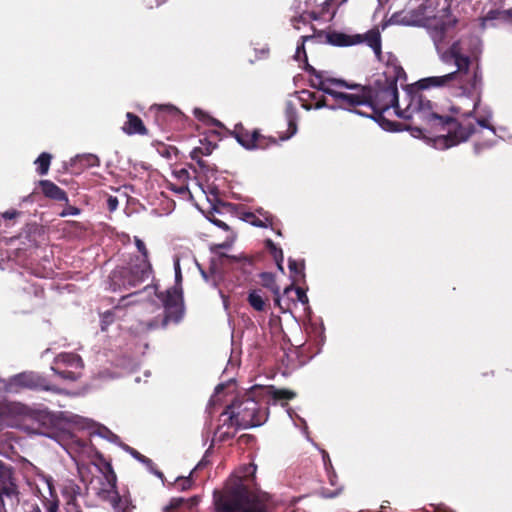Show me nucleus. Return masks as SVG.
Here are the masks:
<instances>
[{
  "label": "nucleus",
  "instance_id": "nucleus-1",
  "mask_svg": "<svg viewBox=\"0 0 512 512\" xmlns=\"http://www.w3.org/2000/svg\"><path fill=\"white\" fill-rule=\"evenodd\" d=\"M449 54L457 67L455 71L442 76L423 78L408 85L407 74L397 57L390 52L386 53V111L393 107L399 117L415 116L422 122V126L417 128L421 133L430 130L446 132V134L436 135L437 141L444 148H450L468 140L475 133V125L472 123L463 125L452 116L442 115L422 91L432 87L449 86L452 82H457L462 94L473 102L472 109L464 116L472 117L481 103L483 90V77L479 66L477 65L473 72H470L471 59L461 54L458 43H454L449 48Z\"/></svg>",
  "mask_w": 512,
  "mask_h": 512
},
{
  "label": "nucleus",
  "instance_id": "nucleus-2",
  "mask_svg": "<svg viewBox=\"0 0 512 512\" xmlns=\"http://www.w3.org/2000/svg\"><path fill=\"white\" fill-rule=\"evenodd\" d=\"M304 70L311 76L310 84L330 96L336 104L343 109L352 110L358 106H364L365 111H354L373 119L381 128H384V103L381 98L384 94V80L378 75L365 85L349 84L342 79H324L322 72L317 71L312 65L306 63Z\"/></svg>",
  "mask_w": 512,
  "mask_h": 512
},
{
  "label": "nucleus",
  "instance_id": "nucleus-3",
  "mask_svg": "<svg viewBox=\"0 0 512 512\" xmlns=\"http://www.w3.org/2000/svg\"><path fill=\"white\" fill-rule=\"evenodd\" d=\"M268 401H263L255 386L242 394H237L225 410L220 414L219 421L224 425L243 428L261 426L267 421Z\"/></svg>",
  "mask_w": 512,
  "mask_h": 512
},
{
  "label": "nucleus",
  "instance_id": "nucleus-4",
  "mask_svg": "<svg viewBox=\"0 0 512 512\" xmlns=\"http://www.w3.org/2000/svg\"><path fill=\"white\" fill-rule=\"evenodd\" d=\"M256 472L254 464L242 467L228 482L225 492L214 493L216 512H265L264 504L249 492L243 479L253 477Z\"/></svg>",
  "mask_w": 512,
  "mask_h": 512
},
{
  "label": "nucleus",
  "instance_id": "nucleus-5",
  "mask_svg": "<svg viewBox=\"0 0 512 512\" xmlns=\"http://www.w3.org/2000/svg\"><path fill=\"white\" fill-rule=\"evenodd\" d=\"M90 463L98 471L99 476L91 482L92 490L104 501H107L113 508H120L121 499L117 491V477L109 461L104 459L98 452L90 456Z\"/></svg>",
  "mask_w": 512,
  "mask_h": 512
},
{
  "label": "nucleus",
  "instance_id": "nucleus-6",
  "mask_svg": "<svg viewBox=\"0 0 512 512\" xmlns=\"http://www.w3.org/2000/svg\"><path fill=\"white\" fill-rule=\"evenodd\" d=\"M153 274L149 260L131 259L127 266L117 267L111 272L110 282L113 291L136 288Z\"/></svg>",
  "mask_w": 512,
  "mask_h": 512
},
{
  "label": "nucleus",
  "instance_id": "nucleus-7",
  "mask_svg": "<svg viewBox=\"0 0 512 512\" xmlns=\"http://www.w3.org/2000/svg\"><path fill=\"white\" fill-rule=\"evenodd\" d=\"M182 274L179 262L175 264V286L167 289L165 292L157 293L164 307V316L161 320V326L166 328L170 322L179 323L183 318V295H182Z\"/></svg>",
  "mask_w": 512,
  "mask_h": 512
},
{
  "label": "nucleus",
  "instance_id": "nucleus-8",
  "mask_svg": "<svg viewBox=\"0 0 512 512\" xmlns=\"http://www.w3.org/2000/svg\"><path fill=\"white\" fill-rule=\"evenodd\" d=\"M230 134L247 150H263L277 144L276 138L264 136L258 129H247L241 123L236 124Z\"/></svg>",
  "mask_w": 512,
  "mask_h": 512
},
{
  "label": "nucleus",
  "instance_id": "nucleus-9",
  "mask_svg": "<svg viewBox=\"0 0 512 512\" xmlns=\"http://www.w3.org/2000/svg\"><path fill=\"white\" fill-rule=\"evenodd\" d=\"M150 112L154 114V121L162 130L176 128L186 119L185 115L171 104H154L150 107Z\"/></svg>",
  "mask_w": 512,
  "mask_h": 512
},
{
  "label": "nucleus",
  "instance_id": "nucleus-10",
  "mask_svg": "<svg viewBox=\"0 0 512 512\" xmlns=\"http://www.w3.org/2000/svg\"><path fill=\"white\" fill-rule=\"evenodd\" d=\"M98 439L105 440L107 443L118 446L119 448H131L123 443L118 435L102 424H95L88 430V440L90 448H95Z\"/></svg>",
  "mask_w": 512,
  "mask_h": 512
},
{
  "label": "nucleus",
  "instance_id": "nucleus-11",
  "mask_svg": "<svg viewBox=\"0 0 512 512\" xmlns=\"http://www.w3.org/2000/svg\"><path fill=\"white\" fill-rule=\"evenodd\" d=\"M13 384L21 388L54 391L44 377L34 372H24L16 375L13 378Z\"/></svg>",
  "mask_w": 512,
  "mask_h": 512
},
{
  "label": "nucleus",
  "instance_id": "nucleus-12",
  "mask_svg": "<svg viewBox=\"0 0 512 512\" xmlns=\"http://www.w3.org/2000/svg\"><path fill=\"white\" fill-rule=\"evenodd\" d=\"M232 245L231 242L225 241L220 244H215L211 247V252L216 254L222 259L221 264H234L241 263L243 266L249 265L252 266L254 264V259L251 256L240 254L236 255H228L226 253L220 252V249H228Z\"/></svg>",
  "mask_w": 512,
  "mask_h": 512
},
{
  "label": "nucleus",
  "instance_id": "nucleus-13",
  "mask_svg": "<svg viewBox=\"0 0 512 512\" xmlns=\"http://www.w3.org/2000/svg\"><path fill=\"white\" fill-rule=\"evenodd\" d=\"M255 391L260 392L263 401H267V398H271L274 401H288L296 397V393L289 389H278L274 386H260L255 385Z\"/></svg>",
  "mask_w": 512,
  "mask_h": 512
},
{
  "label": "nucleus",
  "instance_id": "nucleus-14",
  "mask_svg": "<svg viewBox=\"0 0 512 512\" xmlns=\"http://www.w3.org/2000/svg\"><path fill=\"white\" fill-rule=\"evenodd\" d=\"M453 27L450 22L443 20L435 21L428 26L429 35L437 49L447 42L448 31Z\"/></svg>",
  "mask_w": 512,
  "mask_h": 512
},
{
  "label": "nucleus",
  "instance_id": "nucleus-15",
  "mask_svg": "<svg viewBox=\"0 0 512 512\" xmlns=\"http://www.w3.org/2000/svg\"><path fill=\"white\" fill-rule=\"evenodd\" d=\"M49 437L53 438L62 448H72V445H76V448H87L88 443L74 434L67 431H55Z\"/></svg>",
  "mask_w": 512,
  "mask_h": 512
},
{
  "label": "nucleus",
  "instance_id": "nucleus-16",
  "mask_svg": "<svg viewBox=\"0 0 512 512\" xmlns=\"http://www.w3.org/2000/svg\"><path fill=\"white\" fill-rule=\"evenodd\" d=\"M379 26L384 30V20H382L379 25L364 34H359L361 36V43L365 42L369 47H371L378 58L381 60L382 55V45H381V33L379 31Z\"/></svg>",
  "mask_w": 512,
  "mask_h": 512
},
{
  "label": "nucleus",
  "instance_id": "nucleus-17",
  "mask_svg": "<svg viewBox=\"0 0 512 512\" xmlns=\"http://www.w3.org/2000/svg\"><path fill=\"white\" fill-rule=\"evenodd\" d=\"M199 142L200 146L195 147L190 152V157L192 160L196 161L201 168H205L207 165L206 162L202 159V156L210 155L217 147V144L216 142L210 140L207 136L203 139H200Z\"/></svg>",
  "mask_w": 512,
  "mask_h": 512
},
{
  "label": "nucleus",
  "instance_id": "nucleus-18",
  "mask_svg": "<svg viewBox=\"0 0 512 512\" xmlns=\"http://www.w3.org/2000/svg\"><path fill=\"white\" fill-rule=\"evenodd\" d=\"M126 118H127V120L122 127V130L124 133H126L127 135H135V134L147 135L148 134V130H147L146 126L144 125L142 119L138 115H136L132 112H127Z\"/></svg>",
  "mask_w": 512,
  "mask_h": 512
},
{
  "label": "nucleus",
  "instance_id": "nucleus-19",
  "mask_svg": "<svg viewBox=\"0 0 512 512\" xmlns=\"http://www.w3.org/2000/svg\"><path fill=\"white\" fill-rule=\"evenodd\" d=\"M327 42L333 46L346 47L361 43L360 35H349L332 31L327 34Z\"/></svg>",
  "mask_w": 512,
  "mask_h": 512
},
{
  "label": "nucleus",
  "instance_id": "nucleus-20",
  "mask_svg": "<svg viewBox=\"0 0 512 512\" xmlns=\"http://www.w3.org/2000/svg\"><path fill=\"white\" fill-rule=\"evenodd\" d=\"M41 187V191L45 197L58 201V202H66L68 203V196L66 192L58 187L55 183L50 180H41L39 182Z\"/></svg>",
  "mask_w": 512,
  "mask_h": 512
},
{
  "label": "nucleus",
  "instance_id": "nucleus-21",
  "mask_svg": "<svg viewBox=\"0 0 512 512\" xmlns=\"http://www.w3.org/2000/svg\"><path fill=\"white\" fill-rule=\"evenodd\" d=\"M248 304L257 312H265L269 308V298L262 289H252L247 296Z\"/></svg>",
  "mask_w": 512,
  "mask_h": 512
},
{
  "label": "nucleus",
  "instance_id": "nucleus-22",
  "mask_svg": "<svg viewBox=\"0 0 512 512\" xmlns=\"http://www.w3.org/2000/svg\"><path fill=\"white\" fill-rule=\"evenodd\" d=\"M54 364L71 367L78 371L84 367L82 358L75 353H60L55 357Z\"/></svg>",
  "mask_w": 512,
  "mask_h": 512
},
{
  "label": "nucleus",
  "instance_id": "nucleus-23",
  "mask_svg": "<svg viewBox=\"0 0 512 512\" xmlns=\"http://www.w3.org/2000/svg\"><path fill=\"white\" fill-rule=\"evenodd\" d=\"M285 117L288 123V130L285 135L279 136L280 140L284 141L292 137L297 132V109L294 107L292 103H288L285 109Z\"/></svg>",
  "mask_w": 512,
  "mask_h": 512
},
{
  "label": "nucleus",
  "instance_id": "nucleus-24",
  "mask_svg": "<svg viewBox=\"0 0 512 512\" xmlns=\"http://www.w3.org/2000/svg\"><path fill=\"white\" fill-rule=\"evenodd\" d=\"M236 428H238V426H229V424L224 425V423L221 422V425H219L214 432L212 444L209 448H213L215 443H225L229 439L233 438Z\"/></svg>",
  "mask_w": 512,
  "mask_h": 512
},
{
  "label": "nucleus",
  "instance_id": "nucleus-25",
  "mask_svg": "<svg viewBox=\"0 0 512 512\" xmlns=\"http://www.w3.org/2000/svg\"><path fill=\"white\" fill-rule=\"evenodd\" d=\"M288 267L290 271V276L292 279V284L300 283L305 280V262L304 260H295L289 258Z\"/></svg>",
  "mask_w": 512,
  "mask_h": 512
},
{
  "label": "nucleus",
  "instance_id": "nucleus-26",
  "mask_svg": "<svg viewBox=\"0 0 512 512\" xmlns=\"http://www.w3.org/2000/svg\"><path fill=\"white\" fill-rule=\"evenodd\" d=\"M243 219L255 227L267 228L273 225L274 217L271 213L265 212L263 219L257 217L253 212L244 213Z\"/></svg>",
  "mask_w": 512,
  "mask_h": 512
},
{
  "label": "nucleus",
  "instance_id": "nucleus-27",
  "mask_svg": "<svg viewBox=\"0 0 512 512\" xmlns=\"http://www.w3.org/2000/svg\"><path fill=\"white\" fill-rule=\"evenodd\" d=\"M261 284L263 287L269 289L274 295L279 294V286L276 283L274 274L270 272H262L259 274Z\"/></svg>",
  "mask_w": 512,
  "mask_h": 512
},
{
  "label": "nucleus",
  "instance_id": "nucleus-28",
  "mask_svg": "<svg viewBox=\"0 0 512 512\" xmlns=\"http://www.w3.org/2000/svg\"><path fill=\"white\" fill-rule=\"evenodd\" d=\"M52 156L47 152L41 153L35 160L36 171L39 175H46L49 171Z\"/></svg>",
  "mask_w": 512,
  "mask_h": 512
},
{
  "label": "nucleus",
  "instance_id": "nucleus-29",
  "mask_svg": "<svg viewBox=\"0 0 512 512\" xmlns=\"http://www.w3.org/2000/svg\"><path fill=\"white\" fill-rule=\"evenodd\" d=\"M51 370L64 380L76 381L80 376L78 370L64 369L61 365L54 364V366L51 367Z\"/></svg>",
  "mask_w": 512,
  "mask_h": 512
},
{
  "label": "nucleus",
  "instance_id": "nucleus-30",
  "mask_svg": "<svg viewBox=\"0 0 512 512\" xmlns=\"http://www.w3.org/2000/svg\"><path fill=\"white\" fill-rule=\"evenodd\" d=\"M194 116L201 122L206 123L208 125H213L219 128H223L224 125L217 119L211 117L205 111L200 108H195L193 111Z\"/></svg>",
  "mask_w": 512,
  "mask_h": 512
},
{
  "label": "nucleus",
  "instance_id": "nucleus-31",
  "mask_svg": "<svg viewBox=\"0 0 512 512\" xmlns=\"http://www.w3.org/2000/svg\"><path fill=\"white\" fill-rule=\"evenodd\" d=\"M75 161L84 168L99 166L100 160L94 154L77 155Z\"/></svg>",
  "mask_w": 512,
  "mask_h": 512
},
{
  "label": "nucleus",
  "instance_id": "nucleus-32",
  "mask_svg": "<svg viewBox=\"0 0 512 512\" xmlns=\"http://www.w3.org/2000/svg\"><path fill=\"white\" fill-rule=\"evenodd\" d=\"M130 451L132 453V456L135 459H137L138 461L142 462L151 473L155 474L160 479H163V474L159 470L154 468L153 463L150 459L143 456L138 450H130Z\"/></svg>",
  "mask_w": 512,
  "mask_h": 512
},
{
  "label": "nucleus",
  "instance_id": "nucleus-33",
  "mask_svg": "<svg viewBox=\"0 0 512 512\" xmlns=\"http://www.w3.org/2000/svg\"><path fill=\"white\" fill-rule=\"evenodd\" d=\"M265 246L269 250L270 254L273 256L275 262H283L284 261V255H283L282 249L277 247L271 239H267L265 241Z\"/></svg>",
  "mask_w": 512,
  "mask_h": 512
},
{
  "label": "nucleus",
  "instance_id": "nucleus-34",
  "mask_svg": "<svg viewBox=\"0 0 512 512\" xmlns=\"http://www.w3.org/2000/svg\"><path fill=\"white\" fill-rule=\"evenodd\" d=\"M184 502H185V500L183 498H173V499H171V501L166 509L169 512L172 509H176V508L180 507ZM197 502H198L197 497H193L186 501V503L189 504V507L196 505Z\"/></svg>",
  "mask_w": 512,
  "mask_h": 512
},
{
  "label": "nucleus",
  "instance_id": "nucleus-35",
  "mask_svg": "<svg viewBox=\"0 0 512 512\" xmlns=\"http://www.w3.org/2000/svg\"><path fill=\"white\" fill-rule=\"evenodd\" d=\"M311 38H312L311 36H302L301 37L302 43L297 46L296 53L294 56L297 61H301L303 58L305 64L308 63V58H307L304 43L306 40L311 39Z\"/></svg>",
  "mask_w": 512,
  "mask_h": 512
},
{
  "label": "nucleus",
  "instance_id": "nucleus-36",
  "mask_svg": "<svg viewBox=\"0 0 512 512\" xmlns=\"http://www.w3.org/2000/svg\"><path fill=\"white\" fill-rule=\"evenodd\" d=\"M134 242H135V245L138 249V251L140 252V256H135L133 257L132 259H146V260H149V253H148V250L146 248V245L145 243L139 239L138 237H135L134 238Z\"/></svg>",
  "mask_w": 512,
  "mask_h": 512
},
{
  "label": "nucleus",
  "instance_id": "nucleus-37",
  "mask_svg": "<svg viewBox=\"0 0 512 512\" xmlns=\"http://www.w3.org/2000/svg\"><path fill=\"white\" fill-rule=\"evenodd\" d=\"M238 446H253L256 444V438L252 434H242L236 441Z\"/></svg>",
  "mask_w": 512,
  "mask_h": 512
},
{
  "label": "nucleus",
  "instance_id": "nucleus-38",
  "mask_svg": "<svg viewBox=\"0 0 512 512\" xmlns=\"http://www.w3.org/2000/svg\"><path fill=\"white\" fill-rule=\"evenodd\" d=\"M174 485L177 487V489H179L181 491L188 490L192 486V479L190 478V476H188V477H178L175 480Z\"/></svg>",
  "mask_w": 512,
  "mask_h": 512
},
{
  "label": "nucleus",
  "instance_id": "nucleus-39",
  "mask_svg": "<svg viewBox=\"0 0 512 512\" xmlns=\"http://www.w3.org/2000/svg\"><path fill=\"white\" fill-rule=\"evenodd\" d=\"M27 293H32L35 297L43 298L44 297V288L37 283H32L29 286L24 288Z\"/></svg>",
  "mask_w": 512,
  "mask_h": 512
},
{
  "label": "nucleus",
  "instance_id": "nucleus-40",
  "mask_svg": "<svg viewBox=\"0 0 512 512\" xmlns=\"http://www.w3.org/2000/svg\"><path fill=\"white\" fill-rule=\"evenodd\" d=\"M114 312L109 310L102 314L101 316V329L105 331L109 325L114 322Z\"/></svg>",
  "mask_w": 512,
  "mask_h": 512
},
{
  "label": "nucleus",
  "instance_id": "nucleus-41",
  "mask_svg": "<svg viewBox=\"0 0 512 512\" xmlns=\"http://www.w3.org/2000/svg\"><path fill=\"white\" fill-rule=\"evenodd\" d=\"M293 285L294 284H292L289 287H286L284 289V293L287 294L290 290L294 289ZM295 292H296V295H297V299L300 302H302V303H307L308 302V297L306 295V292L301 287H295Z\"/></svg>",
  "mask_w": 512,
  "mask_h": 512
},
{
  "label": "nucleus",
  "instance_id": "nucleus-42",
  "mask_svg": "<svg viewBox=\"0 0 512 512\" xmlns=\"http://www.w3.org/2000/svg\"><path fill=\"white\" fill-rule=\"evenodd\" d=\"M309 96H310L311 100L315 101V103H314L315 109H320V108L328 106L326 103V98L323 95H317V93L312 92V93H309Z\"/></svg>",
  "mask_w": 512,
  "mask_h": 512
},
{
  "label": "nucleus",
  "instance_id": "nucleus-43",
  "mask_svg": "<svg viewBox=\"0 0 512 512\" xmlns=\"http://www.w3.org/2000/svg\"><path fill=\"white\" fill-rule=\"evenodd\" d=\"M70 456L74 459L77 465V469L79 474L84 477L85 472L89 471V464L86 463L84 460H78L75 455L70 454Z\"/></svg>",
  "mask_w": 512,
  "mask_h": 512
},
{
  "label": "nucleus",
  "instance_id": "nucleus-44",
  "mask_svg": "<svg viewBox=\"0 0 512 512\" xmlns=\"http://www.w3.org/2000/svg\"><path fill=\"white\" fill-rule=\"evenodd\" d=\"M139 293H140V291H137V292L130 293V294L126 295V296H122V297H121V299H120V304H119V305H117V306L115 307V309H118V308H119V307H121V306L125 307V306H128V305H130V304L135 303L134 301H128V300H129V299H131V298H133V297H135V296H136V295H138Z\"/></svg>",
  "mask_w": 512,
  "mask_h": 512
},
{
  "label": "nucleus",
  "instance_id": "nucleus-45",
  "mask_svg": "<svg viewBox=\"0 0 512 512\" xmlns=\"http://www.w3.org/2000/svg\"><path fill=\"white\" fill-rule=\"evenodd\" d=\"M499 18L505 19L503 10L492 9V10L488 11V13L486 15V19H488V20H496Z\"/></svg>",
  "mask_w": 512,
  "mask_h": 512
},
{
  "label": "nucleus",
  "instance_id": "nucleus-46",
  "mask_svg": "<svg viewBox=\"0 0 512 512\" xmlns=\"http://www.w3.org/2000/svg\"><path fill=\"white\" fill-rule=\"evenodd\" d=\"M402 130V124L386 119V131L397 132Z\"/></svg>",
  "mask_w": 512,
  "mask_h": 512
},
{
  "label": "nucleus",
  "instance_id": "nucleus-47",
  "mask_svg": "<svg viewBox=\"0 0 512 512\" xmlns=\"http://www.w3.org/2000/svg\"><path fill=\"white\" fill-rule=\"evenodd\" d=\"M80 213V209L74 206H67L61 213V217H66L69 215H78Z\"/></svg>",
  "mask_w": 512,
  "mask_h": 512
},
{
  "label": "nucleus",
  "instance_id": "nucleus-48",
  "mask_svg": "<svg viewBox=\"0 0 512 512\" xmlns=\"http://www.w3.org/2000/svg\"><path fill=\"white\" fill-rule=\"evenodd\" d=\"M119 201L115 196H109L107 199V207L109 211H115L118 207Z\"/></svg>",
  "mask_w": 512,
  "mask_h": 512
},
{
  "label": "nucleus",
  "instance_id": "nucleus-49",
  "mask_svg": "<svg viewBox=\"0 0 512 512\" xmlns=\"http://www.w3.org/2000/svg\"><path fill=\"white\" fill-rule=\"evenodd\" d=\"M19 215H20L19 211H17V210H9V211L4 212L2 214V217L5 220H12V219H15Z\"/></svg>",
  "mask_w": 512,
  "mask_h": 512
},
{
  "label": "nucleus",
  "instance_id": "nucleus-50",
  "mask_svg": "<svg viewBox=\"0 0 512 512\" xmlns=\"http://www.w3.org/2000/svg\"><path fill=\"white\" fill-rule=\"evenodd\" d=\"M210 220H211V222H212V223H214L216 226H218V227H220V228H222V229H224V230H229V226H228L225 222H223V221H221V220H219V219H216V218H214V219H210Z\"/></svg>",
  "mask_w": 512,
  "mask_h": 512
},
{
  "label": "nucleus",
  "instance_id": "nucleus-51",
  "mask_svg": "<svg viewBox=\"0 0 512 512\" xmlns=\"http://www.w3.org/2000/svg\"><path fill=\"white\" fill-rule=\"evenodd\" d=\"M477 123L483 128L493 129V127L490 126L489 121L486 118L477 119Z\"/></svg>",
  "mask_w": 512,
  "mask_h": 512
},
{
  "label": "nucleus",
  "instance_id": "nucleus-52",
  "mask_svg": "<svg viewBox=\"0 0 512 512\" xmlns=\"http://www.w3.org/2000/svg\"><path fill=\"white\" fill-rule=\"evenodd\" d=\"M175 191L177 193L184 194V193H186L188 191V187L187 186H180L177 189H175Z\"/></svg>",
  "mask_w": 512,
  "mask_h": 512
},
{
  "label": "nucleus",
  "instance_id": "nucleus-53",
  "mask_svg": "<svg viewBox=\"0 0 512 512\" xmlns=\"http://www.w3.org/2000/svg\"><path fill=\"white\" fill-rule=\"evenodd\" d=\"M45 484L47 486V489L49 491L50 496H53V490H52V483H51V481L47 479L45 481Z\"/></svg>",
  "mask_w": 512,
  "mask_h": 512
},
{
  "label": "nucleus",
  "instance_id": "nucleus-54",
  "mask_svg": "<svg viewBox=\"0 0 512 512\" xmlns=\"http://www.w3.org/2000/svg\"><path fill=\"white\" fill-rule=\"evenodd\" d=\"M503 14L505 15V19L512 17V8L503 10Z\"/></svg>",
  "mask_w": 512,
  "mask_h": 512
},
{
  "label": "nucleus",
  "instance_id": "nucleus-55",
  "mask_svg": "<svg viewBox=\"0 0 512 512\" xmlns=\"http://www.w3.org/2000/svg\"><path fill=\"white\" fill-rule=\"evenodd\" d=\"M346 0H327L326 3L328 4V2L332 3V4H337V5H341L342 3H344Z\"/></svg>",
  "mask_w": 512,
  "mask_h": 512
},
{
  "label": "nucleus",
  "instance_id": "nucleus-56",
  "mask_svg": "<svg viewBox=\"0 0 512 512\" xmlns=\"http://www.w3.org/2000/svg\"><path fill=\"white\" fill-rule=\"evenodd\" d=\"M308 16L312 20H317L319 18V16L315 12H309Z\"/></svg>",
  "mask_w": 512,
  "mask_h": 512
},
{
  "label": "nucleus",
  "instance_id": "nucleus-57",
  "mask_svg": "<svg viewBox=\"0 0 512 512\" xmlns=\"http://www.w3.org/2000/svg\"><path fill=\"white\" fill-rule=\"evenodd\" d=\"M277 268L284 273L283 262H276Z\"/></svg>",
  "mask_w": 512,
  "mask_h": 512
},
{
  "label": "nucleus",
  "instance_id": "nucleus-58",
  "mask_svg": "<svg viewBox=\"0 0 512 512\" xmlns=\"http://www.w3.org/2000/svg\"><path fill=\"white\" fill-rule=\"evenodd\" d=\"M295 21H303V22H306V18L304 17V15H300L298 18H294L293 19V22Z\"/></svg>",
  "mask_w": 512,
  "mask_h": 512
},
{
  "label": "nucleus",
  "instance_id": "nucleus-59",
  "mask_svg": "<svg viewBox=\"0 0 512 512\" xmlns=\"http://www.w3.org/2000/svg\"><path fill=\"white\" fill-rule=\"evenodd\" d=\"M274 302L276 305H279L280 304V293L278 295H274Z\"/></svg>",
  "mask_w": 512,
  "mask_h": 512
},
{
  "label": "nucleus",
  "instance_id": "nucleus-60",
  "mask_svg": "<svg viewBox=\"0 0 512 512\" xmlns=\"http://www.w3.org/2000/svg\"><path fill=\"white\" fill-rule=\"evenodd\" d=\"M256 212L263 218V214L266 212L263 208H259Z\"/></svg>",
  "mask_w": 512,
  "mask_h": 512
},
{
  "label": "nucleus",
  "instance_id": "nucleus-61",
  "mask_svg": "<svg viewBox=\"0 0 512 512\" xmlns=\"http://www.w3.org/2000/svg\"><path fill=\"white\" fill-rule=\"evenodd\" d=\"M219 135H220V134H219L217 131H212V132H211V134H210V136H213V137H215V138H218V137H219Z\"/></svg>",
  "mask_w": 512,
  "mask_h": 512
},
{
  "label": "nucleus",
  "instance_id": "nucleus-62",
  "mask_svg": "<svg viewBox=\"0 0 512 512\" xmlns=\"http://www.w3.org/2000/svg\"><path fill=\"white\" fill-rule=\"evenodd\" d=\"M435 512H449L444 508L438 507Z\"/></svg>",
  "mask_w": 512,
  "mask_h": 512
},
{
  "label": "nucleus",
  "instance_id": "nucleus-63",
  "mask_svg": "<svg viewBox=\"0 0 512 512\" xmlns=\"http://www.w3.org/2000/svg\"><path fill=\"white\" fill-rule=\"evenodd\" d=\"M450 110L453 112V113H458L459 112V108H456V107H451Z\"/></svg>",
  "mask_w": 512,
  "mask_h": 512
},
{
  "label": "nucleus",
  "instance_id": "nucleus-64",
  "mask_svg": "<svg viewBox=\"0 0 512 512\" xmlns=\"http://www.w3.org/2000/svg\"><path fill=\"white\" fill-rule=\"evenodd\" d=\"M327 454L325 453V450H323L322 458L325 460Z\"/></svg>",
  "mask_w": 512,
  "mask_h": 512
}]
</instances>
